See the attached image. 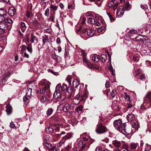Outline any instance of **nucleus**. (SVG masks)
Instances as JSON below:
<instances>
[{
    "instance_id": "obj_1",
    "label": "nucleus",
    "mask_w": 151,
    "mask_h": 151,
    "mask_svg": "<svg viewBox=\"0 0 151 151\" xmlns=\"http://www.w3.org/2000/svg\"><path fill=\"white\" fill-rule=\"evenodd\" d=\"M72 78V77L71 76H68L66 79L69 84L68 86L64 83H63V86H62V93L63 94H65V96L66 93L67 92L70 95L68 97L69 99H70L71 96L73 95V88L70 87L71 86V81Z\"/></svg>"
},
{
    "instance_id": "obj_2",
    "label": "nucleus",
    "mask_w": 151,
    "mask_h": 151,
    "mask_svg": "<svg viewBox=\"0 0 151 151\" xmlns=\"http://www.w3.org/2000/svg\"><path fill=\"white\" fill-rule=\"evenodd\" d=\"M39 84L42 87L40 88V90H37V92L38 93L40 92L41 94L47 95L48 97L50 98V95L49 89L50 86L49 84L46 82H41Z\"/></svg>"
},
{
    "instance_id": "obj_3",
    "label": "nucleus",
    "mask_w": 151,
    "mask_h": 151,
    "mask_svg": "<svg viewBox=\"0 0 151 151\" xmlns=\"http://www.w3.org/2000/svg\"><path fill=\"white\" fill-rule=\"evenodd\" d=\"M88 93L87 90L85 89V91L82 93H78L73 100V103L77 105L80 101L84 102L87 98Z\"/></svg>"
},
{
    "instance_id": "obj_4",
    "label": "nucleus",
    "mask_w": 151,
    "mask_h": 151,
    "mask_svg": "<svg viewBox=\"0 0 151 151\" xmlns=\"http://www.w3.org/2000/svg\"><path fill=\"white\" fill-rule=\"evenodd\" d=\"M122 122L120 120H115L114 122V125L116 129L122 132L124 134H128L127 132L125 129V127L126 126V123L121 124Z\"/></svg>"
},
{
    "instance_id": "obj_5",
    "label": "nucleus",
    "mask_w": 151,
    "mask_h": 151,
    "mask_svg": "<svg viewBox=\"0 0 151 151\" xmlns=\"http://www.w3.org/2000/svg\"><path fill=\"white\" fill-rule=\"evenodd\" d=\"M11 24L8 25L5 22L0 23V34L4 33L6 30H9L12 28Z\"/></svg>"
},
{
    "instance_id": "obj_6",
    "label": "nucleus",
    "mask_w": 151,
    "mask_h": 151,
    "mask_svg": "<svg viewBox=\"0 0 151 151\" xmlns=\"http://www.w3.org/2000/svg\"><path fill=\"white\" fill-rule=\"evenodd\" d=\"M97 128L96 131L97 133L101 134L106 131V128L102 124H99L97 125Z\"/></svg>"
},
{
    "instance_id": "obj_7",
    "label": "nucleus",
    "mask_w": 151,
    "mask_h": 151,
    "mask_svg": "<svg viewBox=\"0 0 151 151\" xmlns=\"http://www.w3.org/2000/svg\"><path fill=\"white\" fill-rule=\"evenodd\" d=\"M12 72H8L7 73L4 74L3 76L2 79V82L3 84L5 85V83L6 82L7 79L10 77V75L12 74Z\"/></svg>"
},
{
    "instance_id": "obj_8",
    "label": "nucleus",
    "mask_w": 151,
    "mask_h": 151,
    "mask_svg": "<svg viewBox=\"0 0 151 151\" xmlns=\"http://www.w3.org/2000/svg\"><path fill=\"white\" fill-rule=\"evenodd\" d=\"M79 84V82L77 80V79H74L73 81V86H71L70 87H73V93L74 94L75 92V90L74 89V88H76L78 86Z\"/></svg>"
},
{
    "instance_id": "obj_9",
    "label": "nucleus",
    "mask_w": 151,
    "mask_h": 151,
    "mask_svg": "<svg viewBox=\"0 0 151 151\" xmlns=\"http://www.w3.org/2000/svg\"><path fill=\"white\" fill-rule=\"evenodd\" d=\"M86 56L85 55H83V61L84 63L86 64L89 68H92V66L91 65V63L89 61L86 59Z\"/></svg>"
},
{
    "instance_id": "obj_10",
    "label": "nucleus",
    "mask_w": 151,
    "mask_h": 151,
    "mask_svg": "<svg viewBox=\"0 0 151 151\" xmlns=\"http://www.w3.org/2000/svg\"><path fill=\"white\" fill-rule=\"evenodd\" d=\"M144 101H147V103H150V104H151V92L147 93L145 96Z\"/></svg>"
},
{
    "instance_id": "obj_11",
    "label": "nucleus",
    "mask_w": 151,
    "mask_h": 151,
    "mask_svg": "<svg viewBox=\"0 0 151 151\" xmlns=\"http://www.w3.org/2000/svg\"><path fill=\"white\" fill-rule=\"evenodd\" d=\"M8 13L11 16H14L16 13L15 8L14 7H11L9 9Z\"/></svg>"
},
{
    "instance_id": "obj_12",
    "label": "nucleus",
    "mask_w": 151,
    "mask_h": 151,
    "mask_svg": "<svg viewBox=\"0 0 151 151\" xmlns=\"http://www.w3.org/2000/svg\"><path fill=\"white\" fill-rule=\"evenodd\" d=\"M6 112L8 115H10L12 113V106L9 104H7L6 106Z\"/></svg>"
},
{
    "instance_id": "obj_13",
    "label": "nucleus",
    "mask_w": 151,
    "mask_h": 151,
    "mask_svg": "<svg viewBox=\"0 0 151 151\" xmlns=\"http://www.w3.org/2000/svg\"><path fill=\"white\" fill-rule=\"evenodd\" d=\"M100 59V57L98 55L96 54L94 55L92 57V61L94 63H97L99 61Z\"/></svg>"
},
{
    "instance_id": "obj_14",
    "label": "nucleus",
    "mask_w": 151,
    "mask_h": 151,
    "mask_svg": "<svg viewBox=\"0 0 151 151\" xmlns=\"http://www.w3.org/2000/svg\"><path fill=\"white\" fill-rule=\"evenodd\" d=\"M127 119L129 122H132L135 118V116L133 114H130L127 116Z\"/></svg>"
},
{
    "instance_id": "obj_15",
    "label": "nucleus",
    "mask_w": 151,
    "mask_h": 151,
    "mask_svg": "<svg viewBox=\"0 0 151 151\" xmlns=\"http://www.w3.org/2000/svg\"><path fill=\"white\" fill-rule=\"evenodd\" d=\"M70 108L69 104H66L64 105L63 109L64 111L66 112H68L69 110H71Z\"/></svg>"
},
{
    "instance_id": "obj_16",
    "label": "nucleus",
    "mask_w": 151,
    "mask_h": 151,
    "mask_svg": "<svg viewBox=\"0 0 151 151\" xmlns=\"http://www.w3.org/2000/svg\"><path fill=\"white\" fill-rule=\"evenodd\" d=\"M132 5L129 4L128 1H127L125 3L124 7L125 9V10H129L131 8Z\"/></svg>"
},
{
    "instance_id": "obj_17",
    "label": "nucleus",
    "mask_w": 151,
    "mask_h": 151,
    "mask_svg": "<svg viewBox=\"0 0 151 151\" xmlns=\"http://www.w3.org/2000/svg\"><path fill=\"white\" fill-rule=\"evenodd\" d=\"M112 144L115 147L119 148L121 145L120 141H119L116 140H115L112 141Z\"/></svg>"
},
{
    "instance_id": "obj_18",
    "label": "nucleus",
    "mask_w": 151,
    "mask_h": 151,
    "mask_svg": "<svg viewBox=\"0 0 151 151\" xmlns=\"http://www.w3.org/2000/svg\"><path fill=\"white\" fill-rule=\"evenodd\" d=\"M137 40H141L143 42L146 40V39L145 38V37L141 35H137L135 38Z\"/></svg>"
},
{
    "instance_id": "obj_19",
    "label": "nucleus",
    "mask_w": 151,
    "mask_h": 151,
    "mask_svg": "<svg viewBox=\"0 0 151 151\" xmlns=\"http://www.w3.org/2000/svg\"><path fill=\"white\" fill-rule=\"evenodd\" d=\"M55 91L62 93V86L60 83L58 84L56 86Z\"/></svg>"
},
{
    "instance_id": "obj_20",
    "label": "nucleus",
    "mask_w": 151,
    "mask_h": 151,
    "mask_svg": "<svg viewBox=\"0 0 151 151\" xmlns=\"http://www.w3.org/2000/svg\"><path fill=\"white\" fill-rule=\"evenodd\" d=\"M7 12L5 9H0V15L6 16Z\"/></svg>"
},
{
    "instance_id": "obj_21",
    "label": "nucleus",
    "mask_w": 151,
    "mask_h": 151,
    "mask_svg": "<svg viewBox=\"0 0 151 151\" xmlns=\"http://www.w3.org/2000/svg\"><path fill=\"white\" fill-rule=\"evenodd\" d=\"M42 42L44 45L45 44L46 42H49V39L47 35H45V36H42Z\"/></svg>"
},
{
    "instance_id": "obj_22",
    "label": "nucleus",
    "mask_w": 151,
    "mask_h": 151,
    "mask_svg": "<svg viewBox=\"0 0 151 151\" xmlns=\"http://www.w3.org/2000/svg\"><path fill=\"white\" fill-rule=\"evenodd\" d=\"M107 55L105 54H103L101 55V60L102 62L104 63L107 60Z\"/></svg>"
},
{
    "instance_id": "obj_23",
    "label": "nucleus",
    "mask_w": 151,
    "mask_h": 151,
    "mask_svg": "<svg viewBox=\"0 0 151 151\" xmlns=\"http://www.w3.org/2000/svg\"><path fill=\"white\" fill-rule=\"evenodd\" d=\"M73 134L72 133H68L63 138L66 139H69L73 137Z\"/></svg>"
},
{
    "instance_id": "obj_24",
    "label": "nucleus",
    "mask_w": 151,
    "mask_h": 151,
    "mask_svg": "<svg viewBox=\"0 0 151 151\" xmlns=\"http://www.w3.org/2000/svg\"><path fill=\"white\" fill-rule=\"evenodd\" d=\"M57 95L58 96V98L60 97L61 99H63L65 98V94H63V93L57 92Z\"/></svg>"
},
{
    "instance_id": "obj_25",
    "label": "nucleus",
    "mask_w": 151,
    "mask_h": 151,
    "mask_svg": "<svg viewBox=\"0 0 151 151\" xmlns=\"http://www.w3.org/2000/svg\"><path fill=\"white\" fill-rule=\"evenodd\" d=\"M26 91V95L27 96L29 97L31 96L32 89L29 88H27Z\"/></svg>"
},
{
    "instance_id": "obj_26",
    "label": "nucleus",
    "mask_w": 151,
    "mask_h": 151,
    "mask_svg": "<svg viewBox=\"0 0 151 151\" xmlns=\"http://www.w3.org/2000/svg\"><path fill=\"white\" fill-rule=\"evenodd\" d=\"M83 108V106L82 105H81L76 108V111L78 112L79 113L82 111Z\"/></svg>"
},
{
    "instance_id": "obj_27",
    "label": "nucleus",
    "mask_w": 151,
    "mask_h": 151,
    "mask_svg": "<svg viewBox=\"0 0 151 151\" xmlns=\"http://www.w3.org/2000/svg\"><path fill=\"white\" fill-rule=\"evenodd\" d=\"M45 130L48 133L53 132V129L50 126L48 127Z\"/></svg>"
},
{
    "instance_id": "obj_28",
    "label": "nucleus",
    "mask_w": 151,
    "mask_h": 151,
    "mask_svg": "<svg viewBox=\"0 0 151 151\" xmlns=\"http://www.w3.org/2000/svg\"><path fill=\"white\" fill-rule=\"evenodd\" d=\"M31 41L32 43H33L34 42L35 39H37V41H38L37 38L33 34L31 33Z\"/></svg>"
},
{
    "instance_id": "obj_29",
    "label": "nucleus",
    "mask_w": 151,
    "mask_h": 151,
    "mask_svg": "<svg viewBox=\"0 0 151 151\" xmlns=\"http://www.w3.org/2000/svg\"><path fill=\"white\" fill-rule=\"evenodd\" d=\"M21 29L22 32H24L25 31L26 28H25V23L24 22H22L21 23Z\"/></svg>"
},
{
    "instance_id": "obj_30",
    "label": "nucleus",
    "mask_w": 151,
    "mask_h": 151,
    "mask_svg": "<svg viewBox=\"0 0 151 151\" xmlns=\"http://www.w3.org/2000/svg\"><path fill=\"white\" fill-rule=\"evenodd\" d=\"M6 16L0 15V23L1 22H5V20L6 19Z\"/></svg>"
},
{
    "instance_id": "obj_31",
    "label": "nucleus",
    "mask_w": 151,
    "mask_h": 151,
    "mask_svg": "<svg viewBox=\"0 0 151 151\" xmlns=\"http://www.w3.org/2000/svg\"><path fill=\"white\" fill-rule=\"evenodd\" d=\"M95 20L94 19L90 17L88 19V23H90L91 24H93L95 22Z\"/></svg>"
},
{
    "instance_id": "obj_32",
    "label": "nucleus",
    "mask_w": 151,
    "mask_h": 151,
    "mask_svg": "<svg viewBox=\"0 0 151 151\" xmlns=\"http://www.w3.org/2000/svg\"><path fill=\"white\" fill-rule=\"evenodd\" d=\"M116 94V88H114L111 93V95L112 97H114Z\"/></svg>"
},
{
    "instance_id": "obj_33",
    "label": "nucleus",
    "mask_w": 151,
    "mask_h": 151,
    "mask_svg": "<svg viewBox=\"0 0 151 151\" xmlns=\"http://www.w3.org/2000/svg\"><path fill=\"white\" fill-rule=\"evenodd\" d=\"M137 146V144L134 143H132L131 144V146L132 150L134 151V150H135Z\"/></svg>"
},
{
    "instance_id": "obj_34",
    "label": "nucleus",
    "mask_w": 151,
    "mask_h": 151,
    "mask_svg": "<svg viewBox=\"0 0 151 151\" xmlns=\"http://www.w3.org/2000/svg\"><path fill=\"white\" fill-rule=\"evenodd\" d=\"M53 111L52 108H49L47 111L46 114L47 115H50L52 113Z\"/></svg>"
},
{
    "instance_id": "obj_35",
    "label": "nucleus",
    "mask_w": 151,
    "mask_h": 151,
    "mask_svg": "<svg viewBox=\"0 0 151 151\" xmlns=\"http://www.w3.org/2000/svg\"><path fill=\"white\" fill-rule=\"evenodd\" d=\"M45 95H44V96H42L41 98V101L42 102H45L47 99V98L46 97Z\"/></svg>"
},
{
    "instance_id": "obj_36",
    "label": "nucleus",
    "mask_w": 151,
    "mask_h": 151,
    "mask_svg": "<svg viewBox=\"0 0 151 151\" xmlns=\"http://www.w3.org/2000/svg\"><path fill=\"white\" fill-rule=\"evenodd\" d=\"M27 50L29 52L31 53H32V50L31 45L30 46V45L29 44L27 48Z\"/></svg>"
},
{
    "instance_id": "obj_37",
    "label": "nucleus",
    "mask_w": 151,
    "mask_h": 151,
    "mask_svg": "<svg viewBox=\"0 0 151 151\" xmlns=\"http://www.w3.org/2000/svg\"><path fill=\"white\" fill-rule=\"evenodd\" d=\"M133 60L134 62H138L139 61L138 56L137 55H134L133 56Z\"/></svg>"
},
{
    "instance_id": "obj_38",
    "label": "nucleus",
    "mask_w": 151,
    "mask_h": 151,
    "mask_svg": "<svg viewBox=\"0 0 151 151\" xmlns=\"http://www.w3.org/2000/svg\"><path fill=\"white\" fill-rule=\"evenodd\" d=\"M126 106L127 109H129L132 106V105L131 101L127 103V104L126 105Z\"/></svg>"
},
{
    "instance_id": "obj_39",
    "label": "nucleus",
    "mask_w": 151,
    "mask_h": 151,
    "mask_svg": "<svg viewBox=\"0 0 151 151\" xmlns=\"http://www.w3.org/2000/svg\"><path fill=\"white\" fill-rule=\"evenodd\" d=\"M94 32V30L92 29H90L88 31H87V35L88 36H92L91 35V34L92 33H93Z\"/></svg>"
},
{
    "instance_id": "obj_40",
    "label": "nucleus",
    "mask_w": 151,
    "mask_h": 151,
    "mask_svg": "<svg viewBox=\"0 0 151 151\" xmlns=\"http://www.w3.org/2000/svg\"><path fill=\"white\" fill-rule=\"evenodd\" d=\"M32 23L34 25L36 26L38 24V21L37 20L36 18H35L32 21Z\"/></svg>"
},
{
    "instance_id": "obj_41",
    "label": "nucleus",
    "mask_w": 151,
    "mask_h": 151,
    "mask_svg": "<svg viewBox=\"0 0 151 151\" xmlns=\"http://www.w3.org/2000/svg\"><path fill=\"white\" fill-rule=\"evenodd\" d=\"M105 26H101L99 27L97 29V31L99 32H100L103 31L105 29Z\"/></svg>"
},
{
    "instance_id": "obj_42",
    "label": "nucleus",
    "mask_w": 151,
    "mask_h": 151,
    "mask_svg": "<svg viewBox=\"0 0 151 151\" xmlns=\"http://www.w3.org/2000/svg\"><path fill=\"white\" fill-rule=\"evenodd\" d=\"M5 20V23H8L9 24H10L13 22V21L12 19H10V18H9L7 17L6 18V19Z\"/></svg>"
},
{
    "instance_id": "obj_43",
    "label": "nucleus",
    "mask_w": 151,
    "mask_h": 151,
    "mask_svg": "<svg viewBox=\"0 0 151 151\" xmlns=\"http://www.w3.org/2000/svg\"><path fill=\"white\" fill-rule=\"evenodd\" d=\"M52 58L54 60L56 61L57 63L58 61V56L55 54V55L53 54L52 55Z\"/></svg>"
},
{
    "instance_id": "obj_44",
    "label": "nucleus",
    "mask_w": 151,
    "mask_h": 151,
    "mask_svg": "<svg viewBox=\"0 0 151 151\" xmlns=\"http://www.w3.org/2000/svg\"><path fill=\"white\" fill-rule=\"evenodd\" d=\"M124 10L122 9V12H120V11H118H118L117 12V15L119 16H121L124 14V12H123Z\"/></svg>"
},
{
    "instance_id": "obj_45",
    "label": "nucleus",
    "mask_w": 151,
    "mask_h": 151,
    "mask_svg": "<svg viewBox=\"0 0 151 151\" xmlns=\"http://www.w3.org/2000/svg\"><path fill=\"white\" fill-rule=\"evenodd\" d=\"M58 6H54L52 4L50 6V8L53 9V11H54L56 10L58 8Z\"/></svg>"
},
{
    "instance_id": "obj_46",
    "label": "nucleus",
    "mask_w": 151,
    "mask_h": 151,
    "mask_svg": "<svg viewBox=\"0 0 151 151\" xmlns=\"http://www.w3.org/2000/svg\"><path fill=\"white\" fill-rule=\"evenodd\" d=\"M45 145L46 147V148L48 149L50 148V147H51V144L50 143L46 142L45 144Z\"/></svg>"
},
{
    "instance_id": "obj_47",
    "label": "nucleus",
    "mask_w": 151,
    "mask_h": 151,
    "mask_svg": "<svg viewBox=\"0 0 151 151\" xmlns=\"http://www.w3.org/2000/svg\"><path fill=\"white\" fill-rule=\"evenodd\" d=\"M103 92L104 94H106L107 96L108 97V93L110 92V89H107L106 90L104 91Z\"/></svg>"
},
{
    "instance_id": "obj_48",
    "label": "nucleus",
    "mask_w": 151,
    "mask_h": 151,
    "mask_svg": "<svg viewBox=\"0 0 151 151\" xmlns=\"http://www.w3.org/2000/svg\"><path fill=\"white\" fill-rule=\"evenodd\" d=\"M49 14V9L47 8L45 11L44 14L45 16H47Z\"/></svg>"
},
{
    "instance_id": "obj_49",
    "label": "nucleus",
    "mask_w": 151,
    "mask_h": 151,
    "mask_svg": "<svg viewBox=\"0 0 151 151\" xmlns=\"http://www.w3.org/2000/svg\"><path fill=\"white\" fill-rule=\"evenodd\" d=\"M83 142L82 140H79V141L78 142V146L80 147H82V144H83Z\"/></svg>"
},
{
    "instance_id": "obj_50",
    "label": "nucleus",
    "mask_w": 151,
    "mask_h": 151,
    "mask_svg": "<svg viewBox=\"0 0 151 151\" xmlns=\"http://www.w3.org/2000/svg\"><path fill=\"white\" fill-rule=\"evenodd\" d=\"M26 47L25 45H22L21 51L23 52L26 50Z\"/></svg>"
},
{
    "instance_id": "obj_51",
    "label": "nucleus",
    "mask_w": 151,
    "mask_h": 151,
    "mask_svg": "<svg viewBox=\"0 0 151 151\" xmlns=\"http://www.w3.org/2000/svg\"><path fill=\"white\" fill-rule=\"evenodd\" d=\"M119 5V2H117L116 3H115L114 4H111V6H114V7H117Z\"/></svg>"
},
{
    "instance_id": "obj_52",
    "label": "nucleus",
    "mask_w": 151,
    "mask_h": 151,
    "mask_svg": "<svg viewBox=\"0 0 151 151\" xmlns=\"http://www.w3.org/2000/svg\"><path fill=\"white\" fill-rule=\"evenodd\" d=\"M57 92L55 91L54 93L53 97L55 99H57L58 98V96L57 95Z\"/></svg>"
},
{
    "instance_id": "obj_53",
    "label": "nucleus",
    "mask_w": 151,
    "mask_h": 151,
    "mask_svg": "<svg viewBox=\"0 0 151 151\" xmlns=\"http://www.w3.org/2000/svg\"><path fill=\"white\" fill-rule=\"evenodd\" d=\"M50 17H55V12L53 11H50Z\"/></svg>"
},
{
    "instance_id": "obj_54",
    "label": "nucleus",
    "mask_w": 151,
    "mask_h": 151,
    "mask_svg": "<svg viewBox=\"0 0 151 151\" xmlns=\"http://www.w3.org/2000/svg\"><path fill=\"white\" fill-rule=\"evenodd\" d=\"M86 17H83V19L81 21V24H83L85 23L86 21Z\"/></svg>"
},
{
    "instance_id": "obj_55",
    "label": "nucleus",
    "mask_w": 151,
    "mask_h": 151,
    "mask_svg": "<svg viewBox=\"0 0 151 151\" xmlns=\"http://www.w3.org/2000/svg\"><path fill=\"white\" fill-rule=\"evenodd\" d=\"M86 143L85 142H84L83 144H82V147H81L80 148H81V149L82 150H83L84 148H85V147L86 146Z\"/></svg>"
},
{
    "instance_id": "obj_56",
    "label": "nucleus",
    "mask_w": 151,
    "mask_h": 151,
    "mask_svg": "<svg viewBox=\"0 0 151 151\" xmlns=\"http://www.w3.org/2000/svg\"><path fill=\"white\" fill-rule=\"evenodd\" d=\"M122 147L123 149H124L126 150L127 151H129L128 150V146H127V145H123L122 146Z\"/></svg>"
},
{
    "instance_id": "obj_57",
    "label": "nucleus",
    "mask_w": 151,
    "mask_h": 151,
    "mask_svg": "<svg viewBox=\"0 0 151 151\" xmlns=\"http://www.w3.org/2000/svg\"><path fill=\"white\" fill-rule=\"evenodd\" d=\"M10 127L11 128H16L14 124L12 122H10Z\"/></svg>"
},
{
    "instance_id": "obj_58",
    "label": "nucleus",
    "mask_w": 151,
    "mask_h": 151,
    "mask_svg": "<svg viewBox=\"0 0 151 151\" xmlns=\"http://www.w3.org/2000/svg\"><path fill=\"white\" fill-rule=\"evenodd\" d=\"M151 150V146H147L146 147L145 149V151H149L150 150Z\"/></svg>"
},
{
    "instance_id": "obj_59",
    "label": "nucleus",
    "mask_w": 151,
    "mask_h": 151,
    "mask_svg": "<svg viewBox=\"0 0 151 151\" xmlns=\"http://www.w3.org/2000/svg\"><path fill=\"white\" fill-rule=\"evenodd\" d=\"M139 78L141 80H144L145 79L144 75L143 74H142L140 76Z\"/></svg>"
},
{
    "instance_id": "obj_60",
    "label": "nucleus",
    "mask_w": 151,
    "mask_h": 151,
    "mask_svg": "<svg viewBox=\"0 0 151 151\" xmlns=\"http://www.w3.org/2000/svg\"><path fill=\"white\" fill-rule=\"evenodd\" d=\"M76 119L75 117H74L72 118L71 119V122L72 123H75L76 122Z\"/></svg>"
},
{
    "instance_id": "obj_61",
    "label": "nucleus",
    "mask_w": 151,
    "mask_h": 151,
    "mask_svg": "<svg viewBox=\"0 0 151 151\" xmlns=\"http://www.w3.org/2000/svg\"><path fill=\"white\" fill-rule=\"evenodd\" d=\"M54 120L56 122H59L60 120V119L58 116H56L54 118Z\"/></svg>"
},
{
    "instance_id": "obj_62",
    "label": "nucleus",
    "mask_w": 151,
    "mask_h": 151,
    "mask_svg": "<svg viewBox=\"0 0 151 151\" xmlns=\"http://www.w3.org/2000/svg\"><path fill=\"white\" fill-rule=\"evenodd\" d=\"M56 43L58 44H60L61 43L60 39L59 37H58L56 40Z\"/></svg>"
},
{
    "instance_id": "obj_63",
    "label": "nucleus",
    "mask_w": 151,
    "mask_h": 151,
    "mask_svg": "<svg viewBox=\"0 0 151 151\" xmlns=\"http://www.w3.org/2000/svg\"><path fill=\"white\" fill-rule=\"evenodd\" d=\"M31 15V13L29 11H27L26 13V15L27 17L29 18L30 17V16Z\"/></svg>"
},
{
    "instance_id": "obj_64",
    "label": "nucleus",
    "mask_w": 151,
    "mask_h": 151,
    "mask_svg": "<svg viewBox=\"0 0 151 151\" xmlns=\"http://www.w3.org/2000/svg\"><path fill=\"white\" fill-rule=\"evenodd\" d=\"M109 19L111 22L114 21H115V19L113 18L112 15L109 17Z\"/></svg>"
}]
</instances>
